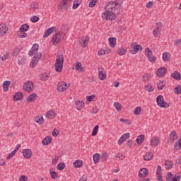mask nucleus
Instances as JSON below:
<instances>
[{"instance_id":"1","label":"nucleus","mask_w":181,"mask_h":181,"mask_svg":"<svg viewBox=\"0 0 181 181\" xmlns=\"http://www.w3.org/2000/svg\"><path fill=\"white\" fill-rule=\"evenodd\" d=\"M121 12V6L116 1H109L105 6V11L102 13L103 19L114 21Z\"/></svg>"},{"instance_id":"2","label":"nucleus","mask_w":181,"mask_h":181,"mask_svg":"<svg viewBox=\"0 0 181 181\" xmlns=\"http://www.w3.org/2000/svg\"><path fill=\"white\" fill-rule=\"evenodd\" d=\"M63 63H64V57H63V55H57L55 62V71H57V73H62L63 70Z\"/></svg>"},{"instance_id":"3","label":"nucleus","mask_w":181,"mask_h":181,"mask_svg":"<svg viewBox=\"0 0 181 181\" xmlns=\"http://www.w3.org/2000/svg\"><path fill=\"white\" fill-rule=\"evenodd\" d=\"M156 103L158 107L160 108H169V103L165 102V98H163V95H160L156 98Z\"/></svg>"},{"instance_id":"4","label":"nucleus","mask_w":181,"mask_h":181,"mask_svg":"<svg viewBox=\"0 0 181 181\" xmlns=\"http://www.w3.org/2000/svg\"><path fill=\"white\" fill-rule=\"evenodd\" d=\"M70 87V84L66 83L65 81H61L57 84V90L59 93H63L66 91Z\"/></svg>"},{"instance_id":"5","label":"nucleus","mask_w":181,"mask_h":181,"mask_svg":"<svg viewBox=\"0 0 181 181\" xmlns=\"http://www.w3.org/2000/svg\"><path fill=\"white\" fill-rule=\"evenodd\" d=\"M142 50V46L140 45H138L136 42H133L131 44V49L130 53L132 54H136L139 51L141 52Z\"/></svg>"},{"instance_id":"6","label":"nucleus","mask_w":181,"mask_h":181,"mask_svg":"<svg viewBox=\"0 0 181 181\" xmlns=\"http://www.w3.org/2000/svg\"><path fill=\"white\" fill-rule=\"evenodd\" d=\"M70 6H71V0H62L59 3V8L64 11H67Z\"/></svg>"},{"instance_id":"7","label":"nucleus","mask_w":181,"mask_h":181,"mask_svg":"<svg viewBox=\"0 0 181 181\" xmlns=\"http://www.w3.org/2000/svg\"><path fill=\"white\" fill-rule=\"evenodd\" d=\"M156 26L153 30V35L154 37H158L160 33L162 32V22H158L156 23Z\"/></svg>"},{"instance_id":"8","label":"nucleus","mask_w":181,"mask_h":181,"mask_svg":"<svg viewBox=\"0 0 181 181\" xmlns=\"http://www.w3.org/2000/svg\"><path fill=\"white\" fill-rule=\"evenodd\" d=\"M145 54L148 57V62H150V63H155V62H156V57L153 56V54H152V51L151 50V49L146 48Z\"/></svg>"},{"instance_id":"9","label":"nucleus","mask_w":181,"mask_h":181,"mask_svg":"<svg viewBox=\"0 0 181 181\" xmlns=\"http://www.w3.org/2000/svg\"><path fill=\"white\" fill-rule=\"evenodd\" d=\"M42 57V54L41 53H38L36 54L32 61H31V64H30V66L33 69L35 67H36V66L37 65V63L39 62V59H41Z\"/></svg>"},{"instance_id":"10","label":"nucleus","mask_w":181,"mask_h":181,"mask_svg":"<svg viewBox=\"0 0 181 181\" xmlns=\"http://www.w3.org/2000/svg\"><path fill=\"white\" fill-rule=\"evenodd\" d=\"M177 139V134H176V131H172L167 140L168 144H172Z\"/></svg>"},{"instance_id":"11","label":"nucleus","mask_w":181,"mask_h":181,"mask_svg":"<svg viewBox=\"0 0 181 181\" xmlns=\"http://www.w3.org/2000/svg\"><path fill=\"white\" fill-rule=\"evenodd\" d=\"M23 90H25L26 93H30L33 91V83L32 81L25 83L23 86Z\"/></svg>"},{"instance_id":"12","label":"nucleus","mask_w":181,"mask_h":181,"mask_svg":"<svg viewBox=\"0 0 181 181\" xmlns=\"http://www.w3.org/2000/svg\"><path fill=\"white\" fill-rule=\"evenodd\" d=\"M88 40H90V37L86 36L79 40V45L81 47H86Z\"/></svg>"},{"instance_id":"13","label":"nucleus","mask_w":181,"mask_h":181,"mask_svg":"<svg viewBox=\"0 0 181 181\" xmlns=\"http://www.w3.org/2000/svg\"><path fill=\"white\" fill-rule=\"evenodd\" d=\"M37 50H39V44H34L28 52L30 56H33V54H36L37 53Z\"/></svg>"},{"instance_id":"14","label":"nucleus","mask_w":181,"mask_h":181,"mask_svg":"<svg viewBox=\"0 0 181 181\" xmlns=\"http://www.w3.org/2000/svg\"><path fill=\"white\" fill-rule=\"evenodd\" d=\"M129 136H130L129 133H125L123 135H122L118 141V144L122 145V144H124V142H125V141L127 139H128V138H129Z\"/></svg>"},{"instance_id":"15","label":"nucleus","mask_w":181,"mask_h":181,"mask_svg":"<svg viewBox=\"0 0 181 181\" xmlns=\"http://www.w3.org/2000/svg\"><path fill=\"white\" fill-rule=\"evenodd\" d=\"M57 115V113H56V112H54V110H49L45 114V117L46 118H48V119H53V118H56Z\"/></svg>"},{"instance_id":"16","label":"nucleus","mask_w":181,"mask_h":181,"mask_svg":"<svg viewBox=\"0 0 181 181\" xmlns=\"http://www.w3.org/2000/svg\"><path fill=\"white\" fill-rule=\"evenodd\" d=\"M98 73H99L98 77L102 81L103 80H105V78H107V74L104 71V69L103 68L99 69Z\"/></svg>"},{"instance_id":"17","label":"nucleus","mask_w":181,"mask_h":181,"mask_svg":"<svg viewBox=\"0 0 181 181\" xmlns=\"http://www.w3.org/2000/svg\"><path fill=\"white\" fill-rule=\"evenodd\" d=\"M148 169L143 168L139 171V177H146L148 176Z\"/></svg>"},{"instance_id":"18","label":"nucleus","mask_w":181,"mask_h":181,"mask_svg":"<svg viewBox=\"0 0 181 181\" xmlns=\"http://www.w3.org/2000/svg\"><path fill=\"white\" fill-rule=\"evenodd\" d=\"M23 155L25 159H30L32 158V150L24 149L23 150Z\"/></svg>"},{"instance_id":"19","label":"nucleus","mask_w":181,"mask_h":181,"mask_svg":"<svg viewBox=\"0 0 181 181\" xmlns=\"http://www.w3.org/2000/svg\"><path fill=\"white\" fill-rule=\"evenodd\" d=\"M62 39V35L60 33H56L52 37V42L54 45H57L60 42V40Z\"/></svg>"},{"instance_id":"20","label":"nucleus","mask_w":181,"mask_h":181,"mask_svg":"<svg viewBox=\"0 0 181 181\" xmlns=\"http://www.w3.org/2000/svg\"><path fill=\"white\" fill-rule=\"evenodd\" d=\"M156 74L158 77H162L166 74V68L160 67L159 68L157 71Z\"/></svg>"},{"instance_id":"21","label":"nucleus","mask_w":181,"mask_h":181,"mask_svg":"<svg viewBox=\"0 0 181 181\" xmlns=\"http://www.w3.org/2000/svg\"><path fill=\"white\" fill-rule=\"evenodd\" d=\"M56 29V27H51L45 30L43 35V37H47V36H49L54 32V30Z\"/></svg>"},{"instance_id":"22","label":"nucleus","mask_w":181,"mask_h":181,"mask_svg":"<svg viewBox=\"0 0 181 181\" xmlns=\"http://www.w3.org/2000/svg\"><path fill=\"white\" fill-rule=\"evenodd\" d=\"M75 105H76L78 111H80V110H83V108H84L85 103L83 100H76L75 101Z\"/></svg>"},{"instance_id":"23","label":"nucleus","mask_w":181,"mask_h":181,"mask_svg":"<svg viewBox=\"0 0 181 181\" xmlns=\"http://www.w3.org/2000/svg\"><path fill=\"white\" fill-rule=\"evenodd\" d=\"M159 138L158 136L156 137H153L150 141V145H151V146H158V145H159Z\"/></svg>"},{"instance_id":"24","label":"nucleus","mask_w":181,"mask_h":181,"mask_svg":"<svg viewBox=\"0 0 181 181\" xmlns=\"http://www.w3.org/2000/svg\"><path fill=\"white\" fill-rule=\"evenodd\" d=\"M171 77L177 81L181 80L180 73H179L177 71H175L173 74H171Z\"/></svg>"},{"instance_id":"25","label":"nucleus","mask_w":181,"mask_h":181,"mask_svg":"<svg viewBox=\"0 0 181 181\" xmlns=\"http://www.w3.org/2000/svg\"><path fill=\"white\" fill-rule=\"evenodd\" d=\"M73 2L72 9H77L81 5V0H71Z\"/></svg>"},{"instance_id":"26","label":"nucleus","mask_w":181,"mask_h":181,"mask_svg":"<svg viewBox=\"0 0 181 181\" xmlns=\"http://www.w3.org/2000/svg\"><path fill=\"white\" fill-rule=\"evenodd\" d=\"M37 98V94L36 93H32L30 94L28 98H27V103H33V101H35Z\"/></svg>"},{"instance_id":"27","label":"nucleus","mask_w":181,"mask_h":181,"mask_svg":"<svg viewBox=\"0 0 181 181\" xmlns=\"http://www.w3.org/2000/svg\"><path fill=\"white\" fill-rule=\"evenodd\" d=\"M8 32V26L5 24H0V35H5Z\"/></svg>"},{"instance_id":"28","label":"nucleus","mask_w":181,"mask_h":181,"mask_svg":"<svg viewBox=\"0 0 181 181\" xmlns=\"http://www.w3.org/2000/svg\"><path fill=\"white\" fill-rule=\"evenodd\" d=\"M23 98V94H22V93L21 92H18L13 95L14 101H19Z\"/></svg>"},{"instance_id":"29","label":"nucleus","mask_w":181,"mask_h":181,"mask_svg":"<svg viewBox=\"0 0 181 181\" xmlns=\"http://www.w3.org/2000/svg\"><path fill=\"white\" fill-rule=\"evenodd\" d=\"M52 144V137L51 136H46L45 139L42 140V145H49Z\"/></svg>"},{"instance_id":"30","label":"nucleus","mask_w":181,"mask_h":181,"mask_svg":"<svg viewBox=\"0 0 181 181\" xmlns=\"http://www.w3.org/2000/svg\"><path fill=\"white\" fill-rule=\"evenodd\" d=\"M153 158V154H152V153L151 152H147L146 153V154L144 156V160H151V159Z\"/></svg>"},{"instance_id":"31","label":"nucleus","mask_w":181,"mask_h":181,"mask_svg":"<svg viewBox=\"0 0 181 181\" xmlns=\"http://www.w3.org/2000/svg\"><path fill=\"white\" fill-rule=\"evenodd\" d=\"M158 86V90H163L165 86H166V83L165 82V81H159L158 83H157Z\"/></svg>"},{"instance_id":"32","label":"nucleus","mask_w":181,"mask_h":181,"mask_svg":"<svg viewBox=\"0 0 181 181\" xmlns=\"http://www.w3.org/2000/svg\"><path fill=\"white\" fill-rule=\"evenodd\" d=\"M109 45L110 47H115V45L117 44V38H111L108 39Z\"/></svg>"},{"instance_id":"33","label":"nucleus","mask_w":181,"mask_h":181,"mask_svg":"<svg viewBox=\"0 0 181 181\" xmlns=\"http://www.w3.org/2000/svg\"><path fill=\"white\" fill-rule=\"evenodd\" d=\"M165 166L167 169H172V168H173V162L170 160H166L165 162Z\"/></svg>"},{"instance_id":"34","label":"nucleus","mask_w":181,"mask_h":181,"mask_svg":"<svg viewBox=\"0 0 181 181\" xmlns=\"http://www.w3.org/2000/svg\"><path fill=\"white\" fill-rule=\"evenodd\" d=\"M175 151H180L181 149V139L178 140V141L175 142L173 146Z\"/></svg>"},{"instance_id":"35","label":"nucleus","mask_w":181,"mask_h":181,"mask_svg":"<svg viewBox=\"0 0 181 181\" xmlns=\"http://www.w3.org/2000/svg\"><path fill=\"white\" fill-rule=\"evenodd\" d=\"M28 30H29V24L28 23L23 24L20 27V32H28Z\"/></svg>"},{"instance_id":"36","label":"nucleus","mask_w":181,"mask_h":181,"mask_svg":"<svg viewBox=\"0 0 181 181\" xmlns=\"http://www.w3.org/2000/svg\"><path fill=\"white\" fill-rule=\"evenodd\" d=\"M162 57L163 62H169V60H170V54H169L168 52H164Z\"/></svg>"},{"instance_id":"37","label":"nucleus","mask_w":181,"mask_h":181,"mask_svg":"<svg viewBox=\"0 0 181 181\" xmlns=\"http://www.w3.org/2000/svg\"><path fill=\"white\" fill-rule=\"evenodd\" d=\"M100 156H101L100 153H95L93 155V163H95V165H97V163L100 162Z\"/></svg>"},{"instance_id":"38","label":"nucleus","mask_w":181,"mask_h":181,"mask_svg":"<svg viewBox=\"0 0 181 181\" xmlns=\"http://www.w3.org/2000/svg\"><path fill=\"white\" fill-rule=\"evenodd\" d=\"M144 139H145V136L141 134L137 136L136 141L139 145H141V144H142V142H144Z\"/></svg>"},{"instance_id":"39","label":"nucleus","mask_w":181,"mask_h":181,"mask_svg":"<svg viewBox=\"0 0 181 181\" xmlns=\"http://www.w3.org/2000/svg\"><path fill=\"white\" fill-rule=\"evenodd\" d=\"M9 84H11V81H4V83H3L4 91H8V90H9Z\"/></svg>"},{"instance_id":"40","label":"nucleus","mask_w":181,"mask_h":181,"mask_svg":"<svg viewBox=\"0 0 181 181\" xmlns=\"http://www.w3.org/2000/svg\"><path fill=\"white\" fill-rule=\"evenodd\" d=\"M117 54L119 56H124V54H127V49L120 47L117 50Z\"/></svg>"},{"instance_id":"41","label":"nucleus","mask_w":181,"mask_h":181,"mask_svg":"<svg viewBox=\"0 0 181 181\" xmlns=\"http://www.w3.org/2000/svg\"><path fill=\"white\" fill-rule=\"evenodd\" d=\"M74 168H81V166H83V160H76L74 163Z\"/></svg>"},{"instance_id":"42","label":"nucleus","mask_w":181,"mask_h":181,"mask_svg":"<svg viewBox=\"0 0 181 181\" xmlns=\"http://www.w3.org/2000/svg\"><path fill=\"white\" fill-rule=\"evenodd\" d=\"M35 122H37V124H39L40 125H42L43 122H45V120L43 119V117H37L35 118Z\"/></svg>"},{"instance_id":"43","label":"nucleus","mask_w":181,"mask_h":181,"mask_svg":"<svg viewBox=\"0 0 181 181\" xmlns=\"http://www.w3.org/2000/svg\"><path fill=\"white\" fill-rule=\"evenodd\" d=\"M76 70H78L81 73H83L84 71V68H83V66L81 65V63L78 62L76 65Z\"/></svg>"},{"instance_id":"44","label":"nucleus","mask_w":181,"mask_h":181,"mask_svg":"<svg viewBox=\"0 0 181 181\" xmlns=\"http://www.w3.org/2000/svg\"><path fill=\"white\" fill-rule=\"evenodd\" d=\"M38 8H39V4H37V2H33L30 4V9L35 11V10L37 9Z\"/></svg>"},{"instance_id":"45","label":"nucleus","mask_w":181,"mask_h":181,"mask_svg":"<svg viewBox=\"0 0 181 181\" xmlns=\"http://www.w3.org/2000/svg\"><path fill=\"white\" fill-rule=\"evenodd\" d=\"M49 175L52 179H57L58 175L56 171H52V170H49Z\"/></svg>"},{"instance_id":"46","label":"nucleus","mask_w":181,"mask_h":181,"mask_svg":"<svg viewBox=\"0 0 181 181\" xmlns=\"http://www.w3.org/2000/svg\"><path fill=\"white\" fill-rule=\"evenodd\" d=\"M40 80H42V81H46L49 78V75L47 74H42L40 76Z\"/></svg>"},{"instance_id":"47","label":"nucleus","mask_w":181,"mask_h":181,"mask_svg":"<svg viewBox=\"0 0 181 181\" xmlns=\"http://www.w3.org/2000/svg\"><path fill=\"white\" fill-rule=\"evenodd\" d=\"M114 105H115V107L117 111H121V110L122 109V105H120V103H118V102H115V103H114Z\"/></svg>"},{"instance_id":"48","label":"nucleus","mask_w":181,"mask_h":181,"mask_svg":"<svg viewBox=\"0 0 181 181\" xmlns=\"http://www.w3.org/2000/svg\"><path fill=\"white\" fill-rule=\"evenodd\" d=\"M64 168H66V164H64V163H59L57 165L58 170H63V169H64Z\"/></svg>"},{"instance_id":"49","label":"nucleus","mask_w":181,"mask_h":181,"mask_svg":"<svg viewBox=\"0 0 181 181\" xmlns=\"http://www.w3.org/2000/svg\"><path fill=\"white\" fill-rule=\"evenodd\" d=\"M174 93H175V94H181V86L180 85H178L177 87L175 88Z\"/></svg>"},{"instance_id":"50","label":"nucleus","mask_w":181,"mask_h":181,"mask_svg":"<svg viewBox=\"0 0 181 181\" xmlns=\"http://www.w3.org/2000/svg\"><path fill=\"white\" fill-rule=\"evenodd\" d=\"M145 90L148 91V93H152V91H153L154 88H153L152 85H146L145 86Z\"/></svg>"},{"instance_id":"51","label":"nucleus","mask_w":181,"mask_h":181,"mask_svg":"<svg viewBox=\"0 0 181 181\" xmlns=\"http://www.w3.org/2000/svg\"><path fill=\"white\" fill-rule=\"evenodd\" d=\"M98 125H96L94 127L93 132H92V136H95L97 135V132H98Z\"/></svg>"},{"instance_id":"52","label":"nucleus","mask_w":181,"mask_h":181,"mask_svg":"<svg viewBox=\"0 0 181 181\" xmlns=\"http://www.w3.org/2000/svg\"><path fill=\"white\" fill-rule=\"evenodd\" d=\"M26 63V58L25 57H23L21 59H18V64L22 65L25 64Z\"/></svg>"},{"instance_id":"53","label":"nucleus","mask_w":181,"mask_h":181,"mask_svg":"<svg viewBox=\"0 0 181 181\" xmlns=\"http://www.w3.org/2000/svg\"><path fill=\"white\" fill-rule=\"evenodd\" d=\"M39 20L40 18L37 16H34L30 18V21L31 22H33V23H36V22H39Z\"/></svg>"},{"instance_id":"54","label":"nucleus","mask_w":181,"mask_h":181,"mask_svg":"<svg viewBox=\"0 0 181 181\" xmlns=\"http://www.w3.org/2000/svg\"><path fill=\"white\" fill-rule=\"evenodd\" d=\"M20 34H18V37H20L21 39H23L24 37H26V36H28V34L26 33H25V31H20Z\"/></svg>"},{"instance_id":"55","label":"nucleus","mask_w":181,"mask_h":181,"mask_svg":"<svg viewBox=\"0 0 181 181\" xmlns=\"http://www.w3.org/2000/svg\"><path fill=\"white\" fill-rule=\"evenodd\" d=\"M141 113V107H136L134 108V115H139Z\"/></svg>"},{"instance_id":"56","label":"nucleus","mask_w":181,"mask_h":181,"mask_svg":"<svg viewBox=\"0 0 181 181\" xmlns=\"http://www.w3.org/2000/svg\"><path fill=\"white\" fill-rule=\"evenodd\" d=\"M97 4V0H90L89 3V8H94Z\"/></svg>"},{"instance_id":"57","label":"nucleus","mask_w":181,"mask_h":181,"mask_svg":"<svg viewBox=\"0 0 181 181\" xmlns=\"http://www.w3.org/2000/svg\"><path fill=\"white\" fill-rule=\"evenodd\" d=\"M15 153H16L13 151H11L10 153H8L7 155L6 160H9V159H11V158H13V156H15Z\"/></svg>"},{"instance_id":"58","label":"nucleus","mask_w":181,"mask_h":181,"mask_svg":"<svg viewBox=\"0 0 181 181\" xmlns=\"http://www.w3.org/2000/svg\"><path fill=\"white\" fill-rule=\"evenodd\" d=\"M119 121L120 122H124L125 124H127V125H131V121H129V119L120 118Z\"/></svg>"},{"instance_id":"59","label":"nucleus","mask_w":181,"mask_h":181,"mask_svg":"<svg viewBox=\"0 0 181 181\" xmlns=\"http://www.w3.org/2000/svg\"><path fill=\"white\" fill-rule=\"evenodd\" d=\"M181 179V174L177 175L176 174L173 177V181H180Z\"/></svg>"},{"instance_id":"60","label":"nucleus","mask_w":181,"mask_h":181,"mask_svg":"<svg viewBox=\"0 0 181 181\" xmlns=\"http://www.w3.org/2000/svg\"><path fill=\"white\" fill-rule=\"evenodd\" d=\"M172 176H173V175L169 172L168 173V176L166 177V181H173V178H172Z\"/></svg>"},{"instance_id":"61","label":"nucleus","mask_w":181,"mask_h":181,"mask_svg":"<svg viewBox=\"0 0 181 181\" xmlns=\"http://www.w3.org/2000/svg\"><path fill=\"white\" fill-rule=\"evenodd\" d=\"M94 98H95V95H91L86 97V100L89 103H91V101H93V100H94Z\"/></svg>"},{"instance_id":"62","label":"nucleus","mask_w":181,"mask_h":181,"mask_svg":"<svg viewBox=\"0 0 181 181\" xmlns=\"http://www.w3.org/2000/svg\"><path fill=\"white\" fill-rule=\"evenodd\" d=\"M116 158H117V159H120V160H124V159H125V155L122 153H118Z\"/></svg>"},{"instance_id":"63","label":"nucleus","mask_w":181,"mask_h":181,"mask_svg":"<svg viewBox=\"0 0 181 181\" xmlns=\"http://www.w3.org/2000/svg\"><path fill=\"white\" fill-rule=\"evenodd\" d=\"M181 39H177L174 41V46H180Z\"/></svg>"},{"instance_id":"64","label":"nucleus","mask_w":181,"mask_h":181,"mask_svg":"<svg viewBox=\"0 0 181 181\" xmlns=\"http://www.w3.org/2000/svg\"><path fill=\"white\" fill-rule=\"evenodd\" d=\"M19 180L20 181H28V177L26 175H21L19 177Z\"/></svg>"}]
</instances>
